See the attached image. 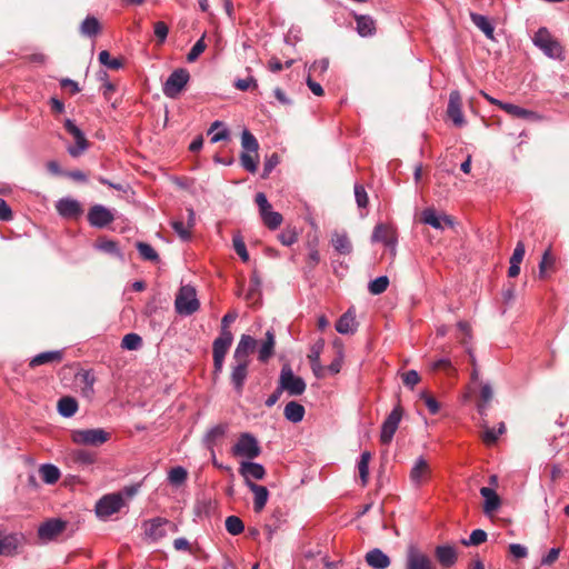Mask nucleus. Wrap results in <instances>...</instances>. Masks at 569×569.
<instances>
[{
    "instance_id": "1",
    "label": "nucleus",
    "mask_w": 569,
    "mask_h": 569,
    "mask_svg": "<svg viewBox=\"0 0 569 569\" xmlns=\"http://www.w3.org/2000/svg\"><path fill=\"white\" fill-rule=\"evenodd\" d=\"M110 439V433L102 428L77 429L71 431L76 445L99 447Z\"/></svg>"
},
{
    "instance_id": "2",
    "label": "nucleus",
    "mask_w": 569,
    "mask_h": 569,
    "mask_svg": "<svg viewBox=\"0 0 569 569\" xmlns=\"http://www.w3.org/2000/svg\"><path fill=\"white\" fill-rule=\"evenodd\" d=\"M174 307L179 315L190 316L194 313L200 307L196 289L192 286H182L176 297Z\"/></svg>"
},
{
    "instance_id": "3",
    "label": "nucleus",
    "mask_w": 569,
    "mask_h": 569,
    "mask_svg": "<svg viewBox=\"0 0 569 569\" xmlns=\"http://www.w3.org/2000/svg\"><path fill=\"white\" fill-rule=\"evenodd\" d=\"M279 387L289 396H300L306 391L307 385L301 377L293 373L289 365H283L279 376Z\"/></svg>"
},
{
    "instance_id": "4",
    "label": "nucleus",
    "mask_w": 569,
    "mask_h": 569,
    "mask_svg": "<svg viewBox=\"0 0 569 569\" xmlns=\"http://www.w3.org/2000/svg\"><path fill=\"white\" fill-rule=\"evenodd\" d=\"M190 80V73L184 68H178L171 72L162 87V92L167 98L176 99L184 89Z\"/></svg>"
},
{
    "instance_id": "5",
    "label": "nucleus",
    "mask_w": 569,
    "mask_h": 569,
    "mask_svg": "<svg viewBox=\"0 0 569 569\" xmlns=\"http://www.w3.org/2000/svg\"><path fill=\"white\" fill-rule=\"evenodd\" d=\"M251 360L237 359L232 357L230 363V382L238 395H241L249 375Z\"/></svg>"
},
{
    "instance_id": "6",
    "label": "nucleus",
    "mask_w": 569,
    "mask_h": 569,
    "mask_svg": "<svg viewBox=\"0 0 569 569\" xmlns=\"http://www.w3.org/2000/svg\"><path fill=\"white\" fill-rule=\"evenodd\" d=\"M533 43L543 53L550 58H560L562 54V48L558 41H556L546 28H540L533 36Z\"/></svg>"
},
{
    "instance_id": "7",
    "label": "nucleus",
    "mask_w": 569,
    "mask_h": 569,
    "mask_svg": "<svg viewBox=\"0 0 569 569\" xmlns=\"http://www.w3.org/2000/svg\"><path fill=\"white\" fill-rule=\"evenodd\" d=\"M232 452L234 456L253 459L260 455L261 449L257 439L251 433L244 432L240 435L232 448Z\"/></svg>"
},
{
    "instance_id": "8",
    "label": "nucleus",
    "mask_w": 569,
    "mask_h": 569,
    "mask_svg": "<svg viewBox=\"0 0 569 569\" xmlns=\"http://www.w3.org/2000/svg\"><path fill=\"white\" fill-rule=\"evenodd\" d=\"M403 416V409L398 403L391 412L388 415L386 420L383 421L381 426V432H380V441L383 445H389L392 441V438L399 427V423Z\"/></svg>"
},
{
    "instance_id": "9",
    "label": "nucleus",
    "mask_w": 569,
    "mask_h": 569,
    "mask_svg": "<svg viewBox=\"0 0 569 569\" xmlns=\"http://www.w3.org/2000/svg\"><path fill=\"white\" fill-rule=\"evenodd\" d=\"M64 128L74 139V144L68 147L71 157L77 158L82 154L89 147V142L81 129L70 119H66Z\"/></svg>"
},
{
    "instance_id": "10",
    "label": "nucleus",
    "mask_w": 569,
    "mask_h": 569,
    "mask_svg": "<svg viewBox=\"0 0 569 569\" xmlns=\"http://www.w3.org/2000/svg\"><path fill=\"white\" fill-rule=\"evenodd\" d=\"M123 498L120 493L103 496L96 505V513L100 518H108L123 507Z\"/></svg>"
},
{
    "instance_id": "11",
    "label": "nucleus",
    "mask_w": 569,
    "mask_h": 569,
    "mask_svg": "<svg viewBox=\"0 0 569 569\" xmlns=\"http://www.w3.org/2000/svg\"><path fill=\"white\" fill-rule=\"evenodd\" d=\"M405 569H437L432 560L416 547L407 550Z\"/></svg>"
},
{
    "instance_id": "12",
    "label": "nucleus",
    "mask_w": 569,
    "mask_h": 569,
    "mask_svg": "<svg viewBox=\"0 0 569 569\" xmlns=\"http://www.w3.org/2000/svg\"><path fill=\"white\" fill-rule=\"evenodd\" d=\"M371 241L382 242L390 249L392 256L396 254L397 237L395 230L391 227L383 223L377 224L373 229Z\"/></svg>"
},
{
    "instance_id": "13",
    "label": "nucleus",
    "mask_w": 569,
    "mask_h": 569,
    "mask_svg": "<svg viewBox=\"0 0 569 569\" xmlns=\"http://www.w3.org/2000/svg\"><path fill=\"white\" fill-rule=\"evenodd\" d=\"M421 222L432 227L436 230H443L446 227H453V220L450 216L439 214L433 208H426L421 212Z\"/></svg>"
},
{
    "instance_id": "14",
    "label": "nucleus",
    "mask_w": 569,
    "mask_h": 569,
    "mask_svg": "<svg viewBox=\"0 0 569 569\" xmlns=\"http://www.w3.org/2000/svg\"><path fill=\"white\" fill-rule=\"evenodd\" d=\"M114 220V216L107 207L94 204L88 212V221L94 228H104Z\"/></svg>"
},
{
    "instance_id": "15",
    "label": "nucleus",
    "mask_w": 569,
    "mask_h": 569,
    "mask_svg": "<svg viewBox=\"0 0 569 569\" xmlns=\"http://www.w3.org/2000/svg\"><path fill=\"white\" fill-rule=\"evenodd\" d=\"M461 96L458 91H452L449 96L448 116L457 127L465 124V118L461 110Z\"/></svg>"
},
{
    "instance_id": "16",
    "label": "nucleus",
    "mask_w": 569,
    "mask_h": 569,
    "mask_svg": "<svg viewBox=\"0 0 569 569\" xmlns=\"http://www.w3.org/2000/svg\"><path fill=\"white\" fill-rule=\"evenodd\" d=\"M58 213L68 219L78 218L82 213V208L79 201L72 198H62L57 202Z\"/></svg>"
},
{
    "instance_id": "17",
    "label": "nucleus",
    "mask_w": 569,
    "mask_h": 569,
    "mask_svg": "<svg viewBox=\"0 0 569 569\" xmlns=\"http://www.w3.org/2000/svg\"><path fill=\"white\" fill-rule=\"evenodd\" d=\"M66 528V522L60 519H50L43 522L38 529V536L42 540H52Z\"/></svg>"
},
{
    "instance_id": "18",
    "label": "nucleus",
    "mask_w": 569,
    "mask_h": 569,
    "mask_svg": "<svg viewBox=\"0 0 569 569\" xmlns=\"http://www.w3.org/2000/svg\"><path fill=\"white\" fill-rule=\"evenodd\" d=\"M233 336L229 329H221L220 336L213 341L212 345V357L223 358L226 357L231 343Z\"/></svg>"
},
{
    "instance_id": "19",
    "label": "nucleus",
    "mask_w": 569,
    "mask_h": 569,
    "mask_svg": "<svg viewBox=\"0 0 569 569\" xmlns=\"http://www.w3.org/2000/svg\"><path fill=\"white\" fill-rule=\"evenodd\" d=\"M429 475H430V468H429L427 460L423 457H419L415 461V463L410 470L411 482L415 486L419 487L428 479Z\"/></svg>"
},
{
    "instance_id": "20",
    "label": "nucleus",
    "mask_w": 569,
    "mask_h": 569,
    "mask_svg": "<svg viewBox=\"0 0 569 569\" xmlns=\"http://www.w3.org/2000/svg\"><path fill=\"white\" fill-rule=\"evenodd\" d=\"M257 346V340L249 336L242 335L234 351L233 358L251 360L250 355L253 352Z\"/></svg>"
},
{
    "instance_id": "21",
    "label": "nucleus",
    "mask_w": 569,
    "mask_h": 569,
    "mask_svg": "<svg viewBox=\"0 0 569 569\" xmlns=\"http://www.w3.org/2000/svg\"><path fill=\"white\" fill-rule=\"evenodd\" d=\"M239 471L243 476L247 486L251 479L261 480L266 476L263 466L252 461H242Z\"/></svg>"
},
{
    "instance_id": "22",
    "label": "nucleus",
    "mask_w": 569,
    "mask_h": 569,
    "mask_svg": "<svg viewBox=\"0 0 569 569\" xmlns=\"http://www.w3.org/2000/svg\"><path fill=\"white\" fill-rule=\"evenodd\" d=\"M365 559L372 569H387L391 563L389 556L379 548L368 551Z\"/></svg>"
},
{
    "instance_id": "23",
    "label": "nucleus",
    "mask_w": 569,
    "mask_h": 569,
    "mask_svg": "<svg viewBox=\"0 0 569 569\" xmlns=\"http://www.w3.org/2000/svg\"><path fill=\"white\" fill-rule=\"evenodd\" d=\"M188 221L184 223L180 220H174L171 222L172 229L182 240H189L191 238L190 229L193 228L196 223V213L192 208H188Z\"/></svg>"
},
{
    "instance_id": "24",
    "label": "nucleus",
    "mask_w": 569,
    "mask_h": 569,
    "mask_svg": "<svg viewBox=\"0 0 569 569\" xmlns=\"http://www.w3.org/2000/svg\"><path fill=\"white\" fill-rule=\"evenodd\" d=\"M248 488L253 493V510L256 512L262 511L269 498V491L264 486L257 485L252 481H248Z\"/></svg>"
},
{
    "instance_id": "25",
    "label": "nucleus",
    "mask_w": 569,
    "mask_h": 569,
    "mask_svg": "<svg viewBox=\"0 0 569 569\" xmlns=\"http://www.w3.org/2000/svg\"><path fill=\"white\" fill-rule=\"evenodd\" d=\"M480 495L485 499L483 512L486 515H491L499 509L501 501L499 496L492 488L482 487L480 489Z\"/></svg>"
},
{
    "instance_id": "26",
    "label": "nucleus",
    "mask_w": 569,
    "mask_h": 569,
    "mask_svg": "<svg viewBox=\"0 0 569 569\" xmlns=\"http://www.w3.org/2000/svg\"><path fill=\"white\" fill-rule=\"evenodd\" d=\"M216 502L211 498H199L194 505V515L199 519L210 518L216 512Z\"/></svg>"
},
{
    "instance_id": "27",
    "label": "nucleus",
    "mask_w": 569,
    "mask_h": 569,
    "mask_svg": "<svg viewBox=\"0 0 569 569\" xmlns=\"http://www.w3.org/2000/svg\"><path fill=\"white\" fill-rule=\"evenodd\" d=\"M63 358V352L61 350H53V351H44L37 356H34L30 362L29 366L31 368H36L42 365L52 363V362H60Z\"/></svg>"
},
{
    "instance_id": "28",
    "label": "nucleus",
    "mask_w": 569,
    "mask_h": 569,
    "mask_svg": "<svg viewBox=\"0 0 569 569\" xmlns=\"http://www.w3.org/2000/svg\"><path fill=\"white\" fill-rule=\"evenodd\" d=\"M336 330L341 335H350L357 330L356 316L351 310L345 312L336 323Z\"/></svg>"
},
{
    "instance_id": "29",
    "label": "nucleus",
    "mask_w": 569,
    "mask_h": 569,
    "mask_svg": "<svg viewBox=\"0 0 569 569\" xmlns=\"http://www.w3.org/2000/svg\"><path fill=\"white\" fill-rule=\"evenodd\" d=\"M274 345H276L274 333L272 330H268L266 332V338L259 348V352H258L259 361L267 362L272 357L273 351H274Z\"/></svg>"
},
{
    "instance_id": "30",
    "label": "nucleus",
    "mask_w": 569,
    "mask_h": 569,
    "mask_svg": "<svg viewBox=\"0 0 569 569\" xmlns=\"http://www.w3.org/2000/svg\"><path fill=\"white\" fill-rule=\"evenodd\" d=\"M22 536L18 533H10L0 536V555L13 553L21 543Z\"/></svg>"
},
{
    "instance_id": "31",
    "label": "nucleus",
    "mask_w": 569,
    "mask_h": 569,
    "mask_svg": "<svg viewBox=\"0 0 569 569\" xmlns=\"http://www.w3.org/2000/svg\"><path fill=\"white\" fill-rule=\"evenodd\" d=\"M323 348V342L320 341L312 346L310 353L308 355V359L311 365L312 372L316 377L321 378L323 377V367L320 363V353Z\"/></svg>"
},
{
    "instance_id": "32",
    "label": "nucleus",
    "mask_w": 569,
    "mask_h": 569,
    "mask_svg": "<svg viewBox=\"0 0 569 569\" xmlns=\"http://www.w3.org/2000/svg\"><path fill=\"white\" fill-rule=\"evenodd\" d=\"M436 558L445 567H451L457 561L456 549L451 546H438Z\"/></svg>"
},
{
    "instance_id": "33",
    "label": "nucleus",
    "mask_w": 569,
    "mask_h": 569,
    "mask_svg": "<svg viewBox=\"0 0 569 569\" xmlns=\"http://www.w3.org/2000/svg\"><path fill=\"white\" fill-rule=\"evenodd\" d=\"M305 413V407L296 401L288 402L283 410L284 418L293 423L302 421Z\"/></svg>"
},
{
    "instance_id": "34",
    "label": "nucleus",
    "mask_w": 569,
    "mask_h": 569,
    "mask_svg": "<svg viewBox=\"0 0 569 569\" xmlns=\"http://www.w3.org/2000/svg\"><path fill=\"white\" fill-rule=\"evenodd\" d=\"M71 460L80 467H89L97 461V455L86 449H77L70 453Z\"/></svg>"
},
{
    "instance_id": "35",
    "label": "nucleus",
    "mask_w": 569,
    "mask_h": 569,
    "mask_svg": "<svg viewBox=\"0 0 569 569\" xmlns=\"http://www.w3.org/2000/svg\"><path fill=\"white\" fill-rule=\"evenodd\" d=\"M331 244L340 254H349L352 251V244L346 232H335L331 237Z\"/></svg>"
},
{
    "instance_id": "36",
    "label": "nucleus",
    "mask_w": 569,
    "mask_h": 569,
    "mask_svg": "<svg viewBox=\"0 0 569 569\" xmlns=\"http://www.w3.org/2000/svg\"><path fill=\"white\" fill-rule=\"evenodd\" d=\"M470 19L473 22V24L486 34V37L488 39H491V40L495 39V37H493L495 28L486 16L471 12Z\"/></svg>"
},
{
    "instance_id": "37",
    "label": "nucleus",
    "mask_w": 569,
    "mask_h": 569,
    "mask_svg": "<svg viewBox=\"0 0 569 569\" xmlns=\"http://www.w3.org/2000/svg\"><path fill=\"white\" fill-rule=\"evenodd\" d=\"M39 475L43 482L53 485L60 479L61 472L54 465L44 463L40 466Z\"/></svg>"
},
{
    "instance_id": "38",
    "label": "nucleus",
    "mask_w": 569,
    "mask_h": 569,
    "mask_svg": "<svg viewBox=\"0 0 569 569\" xmlns=\"http://www.w3.org/2000/svg\"><path fill=\"white\" fill-rule=\"evenodd\" d=\"M357 31L361 37H369L375 33V20L369 16H359L356 18Z\"/></svg>"
},
{
    "instance_id": "39",
    "label": "nucleus",
    "mask_w": 569,
    "mask_h": 569,
    "mask_svg": "<svg viewBox=\"0 0 569 569\" xmlns=\"http://www.w3.org/2000/svg\"><path fill=\"white\" fill-rule=\"evenodd\" d=\"M78 410V402L74 398L63 397L58 401V412L66 418L72 417Z\"/></svg>"
},
{
    "instance_id": "40",
    "label": "nucleus",
    "mask_w": 569,
    "mask_h": 569,
    "mask_svg": "<svg viewBox=\"0 0 569 569\" xmlns=\"http://www.w3.org/2000/svg\"><path fill=\"white\" fill-rule=\"evenodd\" d=\"M499 107L505 110L507 113L520 118V119H530L535 116V113L530 110L521 108L517 104L499 102Z\"/></svg>"
},
{
    "instance_id": "41",
    "label": "nucleus",
    "mask_w": 569,
    "mask_h": 569,
    "mask_svg": "<svg viewBox=\"0 0 569 569\" xmlns=\"http://www.w3.org/2000/svg\"><path fill=\"white\" fill-rule=\"evenodd\" d=\"M168 521L162 518H154L151 519L149 522V528L147 529V535L153 539H159L166 535L164 531V525H167Z\"/></svg>"
},
{
    "instance_id": "42",
    "label": "nucleus",
    "mask_w": 569,
    "mask_h": 569,
    "mask_svg": "<svg viewBox=\"0 0 569 569\" xmlns=\"http://www.w3.org/2000/svg\"><path fill=\"white\" fill-rule=\"evenodd\" d=\"M241 146L243 148L242 152H252L257 154L259 143L256 137L248 130H243L241 134Z\"/></svg>"
},
{
    "instance_id": "43",
    "label": "nucleus",
    "mask_w": 569,
    "mask_h": 569,
    "mask_svg": "<svg viewBox=\"0 0 569 569\" xmlns=\"http://www.w3.org/2000/svg\"><path fill=\"white\" fill-rule=\"evenodd\" d=\"M371 460V453L369 451H363L360 456V460L358 461V471L361 479L362 485H367L369 477V462Z\"/></svg>"
},
{
    "instance_id": "44",
    "label": "nucleus",
    "mask_w": 569,
    "mask_h": 569,
    "mask_svg": "<svg viewBox=\"0 0 569 569\" xmlns=\"http://www.w3.org/2000/svg\"><path fill=\"white\" fill-rule=\"evenodd\" d=\"M260 216L263 223L271 230L277 229L282 223L283 220L282 216L277 211H272L271 208L266 212L261 213Z\"/></svg>"
},
{
    "instance_id": "45",
    "label": "nucleus",
    "mask_w": 569,
    "mask_h": 569,
    "mask_svg": "<svg viewBox=\"0 0 569 569\" xmlns=\"http://www.w3.org/2000/svg\"><path fill=\"white\" fill-rule=\"evenodd\" d=\"M492 397L493 391L490 383H483L480 389V398L482 400V403L478 405V411L481 416L486 415L487 405L491 401Z\"/></svg>"
},
{
    "instance_id": "46",
    "label": "nucleus",
    "mask_w": 569,
    "mask_h": 569,
    "mask_svg": "<svg viewBox=\"0 0 569 569\" xmlns=\"http://www.w3.org/2000/svg\"><path fill=\"white\" fill-rule=\"evenodd\" d=\"M80 30L82 34L93 37L100 30L99 21L94 17H87L82 21Z\"/></svg>"
},
{
    "instance_id": "47",
    "label": "nucleus",
    "mask_w": 569,
    "mask_h": 569,
    "mask_svg": "<svg viewBox=\"0 0 569 569\" xmlns=\"http://www.w3.org/2000/svg\"><path fill=\"white\" fill-rule=\"evenodd\" d=\"M388 286H389L388 277L380 276L369 282L368 290L371 295L377 296V295H381L382 292H385L387 290Z\"/></svg>"
},
{
    "instance_id": "48",
    "label": "nucleus",
    "mask_w": 569,
    "mask_h": 569,
    "mask_svg": "<svg viewBox=\"0 0 569 569\" xmlns=\"http://www.w3.org/2000/svg\"><path fill=\"white\" fill-rule=\"evenodd\" d=\"M226 529L232 536H238L244 530L242 520L237 516H229L226 519Z\"/></svg>"
},
{
    "instance_id": "49",
    "label": "nucleus",
    "mask_w": 569,
    "mask_h": 569,
    "mask_svg": "<svg viewBox=\"0 0 569 569\" xmlns=\"http://www.w3.org/2000/svg\"><path fill=\"white\" fill-rule=\"evenodd\" d=\"M188 472L183 467H174L169 471L168 480L173 486H180L187 479Z\"/></svg>"
},
{
    "instance_id": "50",
    "label": "nucleus",
    "mask_w": 569,
    "mask_h": 569,
    "mask_svg": "<svg viewBox=\"0 0 569 569\" xmlns=\"http://www.w3.org/2000/svg\"><path fill=\"white\" fill-rule=\"evenodd\" d=\"M142 345V339L137 333H128L123 337L121 347L127 350H138Z\"/></svg>"
},
{
    "instance_id": "51",
    "label": "nucleus",
    "mask_w": 569,
    "mask_h": 569,
    "mask_svg": "<svg viewBox=\"0 0 569 569\" xmlns=\"http://www.w3.org/2000/svg\"><path fill=\"white\" fill-rule=\"evenodd\" d=\"M257 154L252 152H242L240 160L241 166L249 172L254 173L258 168Z\"/></svg>"
},
{
    "instance_id": "52",
    "label": "nucleus",
    "mask_w": 569,
    "mask_h": 569,
    "mask_svg": "<svg viewBox=\"0 0 569 569\" xmlns=\"http://www.w3.org/2000/svg\"><path fill=\"white\" fill-rule=\"evenodd\" d=\"M137 249H138L140 256L144 260H148V261H158L159 260V256H158L157 251L149 243L138 242Z\"/></svg>"
},
{
    "instance_id": "53",
    "label": "nucleus",
    "mask_w": 569,
    "mask_h": 569,
    "mask_svg": "<svg viewBox=\"0 0 569 569\" xmlns=\"http://www.w3.org/2000/svg\"><path fill=\"white\" fill-rule=\"evenodd\" d=\"M99 61L101 64L112 70H118L122 67L121 60L118 58H112L110 53L106 50L99 53Z\"/></svg>"
},
{
    "instance_id": "54",
    "label": "nucleus",
    "mask_w": 569,
    "mask_h": 569,
    "mask_svg": "<svg viewBox=\"0 0 569 569\" xmlns=\"http://www.w3.org/2000/svg\"><path fill=\"white\" fill-rule=\"evenodd\" d=\"M227 427L223 425H217L212 427L206 435L204 441L208 446H212L214 441L224 436Z\"/></svg>"
},
{
    "instance_id": "55",
    "label": "nucleus",
    "mask_w": 569,
    "mask_h": 569,
    "mask_svg": "<svg viewBox=\"0 0 569 569\" xmlns=\"http://www.w3.org/2000/svg\"><path fill=\"white\" fill-rule=\"evenodd\" d=\"M432 370H443L449 376H455L457 373L456 368L452 366L449 358H440L431 363Z\"/></svg>"
},
{
    "instance_id": "56",
    "label": "nucleus",
    "mask_w": 569,
    "mask_h": 569,
    "mask_svg": "<svg viewBox=\"0 0 569 569\" xmlns=\"http://www.w3.org/2000/svg\"><path fill=\"white\" fill-rule=\"evenodd\" d=\"M487 540V532L482 529L473 530L469 539H463L461 542L465 546H478Z\"/></svg>"
},
{
    "instance_id": "57",
    "label": "nucleus",
    "mask_w": 569,
    "mask_h": 569,
    "mask_svg": "<svg viewBox=\"0 0 569 569\" xmlns=\"http://www.w3.org/2000/svg\"><path fill=\"white\" fill-rule=\"evenodd\" d=\"M204 34L193 44L189 53L187 54L188 62H194L199 56L206 50L207 44L204 42Z\"/></svg>"
},
{
    "instance_id": "58",
    "label": "nucleus",
    "mask_w": 569,
    "mask_h": 569,
    "mask_svg": "<svg viewBox=\"0 0 569 569\" xmlns=\"http://www.w3.org/2000/svg\"><path fill=\"white\" fill-rule=\"evenodd\" d=\"M219 127H222V122H220V121H214V122L211 124V127H210V129H209V131H208V133H209V134H212V137H211V142H212V143H216V142H219V141L226 140V139L229 137V132H228V130H227V129H222V130H220V131L214 132V131H216V129H218Z\"/></svg>"
},
{
    "instance_id": "59",
    "label": "nucleus",
    "mask_w": 569,
    "mask_h": 569,
    "mask_svg": "<svg viewBox=\"0 0 569 569\" xmlns=\"http://www.w3.org/2000/svg\"><path fill=\"white\" fill-rule=\"evenodd\" d=\"M233 249L238 253V256L241 258L243 262L249 261V253L246 248V243L241 236H234L233 237Z\"/></svg>"
},
{
    "instance_id": "60",
    "label": "nucleus",
    "mask_w": 569,
    "mask_h": 569,
    "mask_svg": "<svg viewBox=\"0 0 569 569\" xmlns=\"http://www.w3.org/2000/svg\"><path fill=\"white\" fill-rule=\"evenodd\" d=\"M96 248L106 253L120 256V251L118 249L117 242L112 240H101L96 243Z\"/></svg>"
},
{
    "instance_id": "61",
    "label": "nucleus",
    "mask_w": 569,
    "mask_h": 569,
    "mask_svg": "<svg viewBox=\"0 0 569 569\" xmlns=\"http://www.w3.org/2000/svg\"><path fill=\"white\" fill-rule=\"evenodd\" d=\"M526 248L522 241H518L516 248L513 250L512 256L510 257L509 263H518L521 264L525 257Z\"/></svg>"
},
{
    "instance_id": "62",
    "label": "nucleus",
    "mask_w": 569,
    "mask_h": 569,
    "mask_svg": "<svg viewBox=\"0 0 569 569\" xmlns=\"http://www.w3.org/2000/svg\"><path fill=\"white\" fill-rule=\"evenodd\" d=\"M402 381L408 388H413L420 381V376L416 370H409L402 376Z\"/></svg>"
},
{
    "instance_id": "63",
    "label": "nucleus",
    "mask_w": 569,
    "mask_h": 569,
    "mask_svg": "<svg viewBox=\"0 0 569 569\" xmlns=\"http://www.w3.org/2000/svg\"><path fill=\"white\" fill-rule=\"evenodd\" d=\"M355 197L358 207L366 208L368 204V196L365 188L360 184L355 186Z\"/></svg>"
},
{
    "instance_id": "64",
    "label": "nucleus",
    "mask_w": 569,
    "mask_h": 569,
    "mask_svg": "<svg viewBox=\"0 0 569 569\" xmlns=\"http://www.w3.org/2000/svg\"><path fill=\"white\" fill-rule=\"evenodd\" d=\"M169 28L162 22L158 21L154 23V34L158 38L159 43H163L168 37Z\"/></svg>"
}]
</instances>
